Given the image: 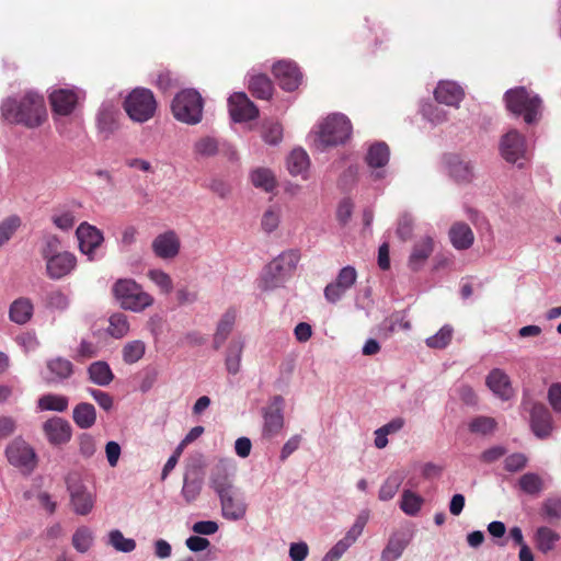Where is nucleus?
Instances as JSON below:
<instances>
[{
  "label": "nucleus",
  "mask_w": 561,
  "mask_h": 561,
  "mask_svg": "<svg viewBox=\"0 0 561 561\" xmlns=\"http://www.w3.org/2000/svg\"><path fill=\"white\" fill-rule=\"evenodd\" d=\"M220 502L221 515L231 522L241 520L248 510L243 493L239 488H233L217 495Z\"/></svg>",
  "instance_id": "nucleus-14"
},
{
  "label": "nucleus",
  "mask_w": 561,
  "mask_h": 561,
  "mask_svg": "<svg viewBox=\"0 0 561 561\" xmlns=\"http://www.w3.org/2000/svg\"><path fill=\"white\" fill-rule=\"evenodd\" d=\"M299 260L298 251L289 250L280 253L263 268L259 287L263 290L280 287L296 270Z\"/></svg>",
  "instance_id": "nucleus-3"
},
{
  "label": "nucleus",
  "mask_w": 561,
  "mask_h": 561,
  "mask_svg": "<svg viewBox=\"0 0 561 561\" xmlns=\"http://www.w3.org/2000/svg\"><path fill=\"white\" fill-rule=\"evenodd\" d=\"M228 107L234 122H248L259 116V110L245 93L237 92L228 99Z\"/></svg>",
  "instance_id": "nucleus-19"
},
{
  "label": "nucleus",
  "mask_w": 561,
  "mask_h": 561,
  "mask_svg": "<svg viewBox=\"0 0 561 561\" xmlns=\"http://www.w3.org/2000/svg\"><path fill=\"white\" fill-rule=\"evenodd\" d=\"M369 519V511L363 510L357 516L354 524L346 531L345 536L340 539L322 558L321 561H337L362 536L364 528Z\"/></svg>",
  "instance_id": "nucleus-10"
},
{
  "label": "nucleus",
  "mask_w": 561,
  "mask_h": 561,
  "mask_svg": "<svg viewBox=\"0 0 561 561\" xmlns=\"http://www.w3.org/2000/svg\"><path fill=\"white\" fill-rule=\"evenodd\" d=\"M153 254L164 261L175 259L181 250V240L174 230H167L154 237L151 242Z\"/></svg>",
  "instance_id": "nucleus-17"
},
{
  "label": "nucleus",
  "mask_w": 561,
  "mask_h": 561,
  "mask_svg": "<svg viewBox=\"0 0 561 561\" xmlns=\"http://www.w3.org/2000/svg\"><path fill=\"white\" fill-rule=\"evenodd\" d=\"M500 153L506 162L523 167L527 160L525 137L516 129L508 130L501 138Z\"/></svg>",
  "instance_id": "nucleus-11"
},
{
  "label": "nucleus",
  "mask_w": 561,
  "mask_h": 561,
  "mask_svg": "<svg viewBox=\"0 0 561 561\" xmlns=\"http://www.w3.org/2000/svg\"><path fill=\"white\" fill-rule=\"evenodd\" d=\"M249 178L254 187L266 193H272L277 186L276 176L268 168H255L250 172Z\"/></svg>",
  "instance_id": "nucleus-36"
},
{
  "label": "nucleus",
  "mask_w": 561,
  "mask_h": 561,
  "mask_svg": "<svg viewBox=\"0 0 561 561\" xmlns=\"http://www.w3.org/2000/svg\"><path fill=\"white\" fill-rule=\"evenodd\" d=\"M67 489L72 511L80 516L90 514L94 507L95 494L77 476L67 479Z\"/></svg>",
  "instance_id": "nucleus-9"
},
{
  "label": "nucleus",
  "mask_w": 561,
  "mask_h": 561,
  "mask_svg": "<svg viewBox=\"0 0 561 561\" xmlns=\"http://www.w3.org/2000/svg\"><path fill=\"white\" fill-rule=\"evenodd\" d=\"M530 426L534 434L539 438L548 437L552 432V420L550 412L542 404H535L530 412Z\"/></svg>",
  "instance_id": "nucleus-26"
},
{
  "label": "nucleus",
  "mask_w": 561,
  "mask_h": 561,
  "mask_svg": "<svg viewBox=\"0 0 561 561\" xmlns=\"http://www.w3.org/2000/svg\"><path fill=\"white\" fill-rule=\"evenodd\" d=\"M357 279L355 267L347 265L340 270L334 282L328 284L324 288V297L331 302H337L344 294L352 288Z\"/></svg>",
  "instance_id": "nucleus-16"
},
{
  "label": "nucleus",
  "mask_w": 561,
  "mask_h": 561,
  "mask_svg": "<svg viewBox=\"0 0 561 561\" xmlns=\"http://www.w3.org/2000/svg\"><path fill=\"white\" fill-rule=\"evenodd\" d=\"M76 266L77 257L68 251L45 260V272L51 280H59L70 275L76 270Z\"/></svg>",
  "instance_id": "nucleus-18"
},
{
  "label": "nucleus",
  "mask_w": 561,
  "mask_h": 561,
  "mask_svg": "<svg viewBox=\"0 0 561 561\" xmlns=\"http://www.w3.org/2000/svg\"><path fill=\"white\" fill-rule=\"evenodd\" d=\"M245 341L241 335L234 336L228 344L225 354V366L229 374L237 375L241 368V358Z\"/></svg>",
  "instance_id": "nucleus-30"
},
{
  "label": "nucleus",
  "mask_w": 561,
  "mask_h": 561,
  "mask_svg": "<svg viewBox=\"0 0 561 561\" xmlns=\"http://www.w3.org/2000/svg\"><path fill=\"white\" fill-rule=\"evenodd\" d=\"M449 239L455 249L467 250L473 244L474 234L467 224L455 222L449 229Z\"/></svg>",
  "instance_id": "nucleus-32"
},
{
  "label": "nucleus",
  "mask_w": 561,
  "mask_h": 561,
  "mask_svg": "<svg viewBox=\"0 0 561 561\" xmlns=\"http://www.w3.org/2000/svg\"><path fill=\"white\" fill-rule=\"evenodd\" d=\"M249 89L259 99L267 100L272 96V81L264 75H252L249 79Z\"/></svg>",
  "instance_id": "nucleus-41"
},
{
  "label": "nucleus",
  "mask_w": 561,
  "mask_h": 561,
  "mask_svg": "<svg viewBox=\"0 0 561 561\" xmlns=\"http://www.w3.org/2000/svg\"><path fill=\"white\" fill-rule=\"evenodd\" d=\"M518 485L523 492L529 495H537L543 489L542 479L534 472L523 474L518 480Z\"/></svg>",
  "instance_id": "nucleus-54"
},
{
  "label": "nucleus",
  "mask_w": 561,
  "mask_h": 561,
  "mask_svg": "<svg viewBox=\"0 0 561 561\" xmlns=\"http://www.w3.org/2000/svg\"><path fill=\"white\" fill-rule=\"evenodd\" d=\"M236 312L227 310L219 319L213 336V347L219 350L231 334L236 324Z\"/></svg>",
  "instance_id": "nucleus-31"
},
{
  "label": "nucleus",
  "mask_w": 561,
  "mask_h": 561,
  "mask_svg": "<svg viewBox=\"0 0 561 561\" xmlns=\"http://www.w3.org/2000/svg\"><path fill=\"white\" fill-rule=\"evenodd\" d=\"M69 400L61 394L48 393L42 396L37 401V407L41 411H57L64 412L67 410Z\"/></svg>",
  "instance_id": "nucleus-46"
},
{
  "label": "nucleus",
  "mask_w": 561,
  "mask_h": 561,
  "mask_svg": "<svg viewBox=\"0 0 561 561\" xmlns=\"http://www.w3.org/2000/svg\"><path fill=\"white\" fill-rule=\"evenodd\" d=\"M409 545V539L403 533H393L381 551V561H397Z\"/></svg>",
  "instance_id": "nucleus-34"
},
{
  "label": "nucleus",
  "mask_w": 561,
  "mask_h": 561,
  "mask_svg": "<svg viewBox=\"0 0 561 561\" xmlns=\"http://www.w3.org/2000/svg\"><path fill=\"white\" fill-rule=\"evenodd\" d=\"M112 293L124 310L142 312L154 304V298L133 278H119L112 287Z\"/></svg>",
  "instance_id": "nucleus-4"
},
{
  "label": "nucleus",
  "mask_w": 561,
  "mask_h": 561,
  "mask_svg": "<svg viewBox=\"0 0 561 561\" xmlns=\"http://www.w3.org/2000/svg\"><path fill=\"white\" fill-rule=\"evenodd\" d=\"M94 542L95 533L87 525L77 527L71 536V545L73 549L81 554L89 552L94 546Z\"/></svg>",
  "instance_id": "nucleus-35"
},
{
  "label": "nucleus",
  "mask_w": 561,
  "mask_h": 561,
  "mask_svg": "<svg viewBox=\"0 0 561 561\" xmlns=\"http://www.w3.org/2000/svg\"><path fill=\"white\" fill-rule=\"evenodd\" d=\"M434 251V240L430 236L422 237L417 240L411 251L409 256L408 265L412 271L421 270L427 259Z\"/></svg>",
  "instance_id": "nucleus-27"
},
{
  "label": "nucleus",
  "mask_w": 561,
  "mask_h": 561,
  "mask_svg": "<svg viewBox=\"0 0 561 561\" xmlns=\"http://www.w3.org/2000/svg\"><path fill=\"white\" fill-rule=\"evenodd\" d=\"M1 114L5 121L27 128H36L47 118L45 100L35 91H27L19 101L5 99L1 105Z\"/></svg>",
  "instance_id": "nucleus-1"
},
{
  "label": "nucleus",
  "mask_w": 561,
  "mask_h": 561,
  "mask_svg": "<svg viewBox=\"0 0 561 561\" xmlns=\"http://www.w3.org/2000/svg\"><path fill=\"white\" fill-rule=\"evenodd\" d=\"M34 306L31 299L26 297H20L15 299L9 309V318L16 324H25L33 316Z\"/></svg>",
  "instance_id": "nucleus-37"
},
{
  "label": "nucleus",
  "mask_w": 561,
  "mask_h": 561,
  "mask_svg": "<svg viewBox=\"0 0 561 561\" xmlns=\"http://www.w3.org/2000/svg\"><path fill=\"white\" fill-rule=\"evenodd\" d=\"M72 419L80 428H90L96 421L95 408L91 403H79L73 409Z\"/></svg>",
  "instance_id": "nucleus-38"
},
{
  "label": "nucleus",
  "mask_w": 561,
  "mask_h": 561,
  "mask_svg": "<svg viewBox=\"0 0 561 561\" xmlns=\"http://www.w3.org/2000/svg\"><path fill=\"white\" fill-rule=\"evenodd\" d=\"M107 332L115 339H122L129 332V322L126 314L122 312L113 313L108 319Z\"/></svg>",
  "instance_id": "nucleus-50"
},
{
  "label": "nucleus",
  "mask_w": 561,
  "mask_h": 561,
  "mask_svg": "<svg viewBox=\"0 0 561 561\" xmlns=\"http://www.w3.org/2000/svg\"><path fill=\"white\" fill-rule=\"evenodd\" d=\"M273 73L282 89L286 91H294L297 89L302 78L297 66L287 60L276 62L273 66Z\"/></svg>",
  "instance_id": "nucleus-22"
},
{
  "label": "nucleus",
  "mask_w": 561,
  "mask_h": 561,
  "mask_svg": "<svg viewBox=\"0 0 561 561\" xmlns=\"http://www.w3.org/2000/svg\"><path fill=\"white\" fill-rule=\"evenodd\" d=\"M403 481V476L398 472L391 473L382 483L378 492V499L380 501H390L394 497L399 491Z\"/></svg>",
  "instance_id": "nucleus-47"
},
{
  "label": "nucleus",
  "mask_w": 561,
  "mask_h": 561,
  "mask_svg": "<svg viewBox=\"0 0 561 561\" xmlns=\"http://www.w3.org/2000/svg\"><path fill=\"white\" fill-rule=\"evenodd\" d=\"M76 234L79 241L80 251L85 254L90 261H92L94 259L95 250L103 242L102 232L94 226H91L88 222H82L77 228Z\"/></svg>",
  "instance_id": "nucleus-20"
},
{
  "label": "nucleus",
  "mask_w": 561,
  "mask_h": 561,
  "mask_svg": "<svg viewBox=\"0 0 561 561\" xmlns=\"http://www.w3.org/2000/svg\"><path fill=\"white\" fill-rule=\"evenodd\" d=\"M116 115L117 110L111 103H103L98 112V129L106 138L117 128Z\"/></svg>",
  "instance_id": "nucleus-33"
},
{
  "label": "nucleus",
  "mask_w": 561,
  "mask_h": 561,
  "mask_svg": "<svg viewBox=\"0 0 561 561\" xmlns=\"http://www.w3.org/2000/svg\"><path fill=\"white\" fill-rule=\"evenodd\" d=\"M527 465V458L524 454L515 453L507 456L504 460V468L510 472H516L524 469Z\"/></svg>",
  "instance_id": "nucleus-62"
},
{
  "label": "nucleus",
  "mask_w": 561,
  "mask_h": 561,
  "mask_svg": "<svg viewBox=\"0 0 561 561\" xmlns=\"http://www.w3.org/2000/svg\"><path fill=\"white\" fill-rule=\"evenodd\" d=\"M261 137L270 146H277L283 140V126L275 121H264L261 127Z\"/></svg>",
  "instance_id": "nucleus-45"
},
{
  "label": "nucleus",
  "mask_w": 561,
  "mask_h": 561,
  "mask_svg": "<svg viewBox=\"0 0 561 561\" xmlns=\"http://www.w3.org/2000/svg\"><path fill=\"white\" fill-rule=\"evenodd\" d=\"M434 95L438 103L458 107L463 99L465 92L455 81L445 80L437 84Z\"/></svg>",
  "instance_id": "nucleus-25"
},
{
  "label": "nucleus",
  "mask_w": 561,
  "mask_h": 561,
  "mask_svg": "<svg viewBox=\"0 0 561 561\" xmlns=\"http://www.w3.org/2000/svg\"><path fill=\"white\" fill-rule=\"evenodd\" d=\"M495 427V420L489 416H478L471 420L469 423L470 432L479 435L491 434Z\"/></svg>",
  "instance_id": "nucleus-57"
},
{
  "label": "nucleus",
  "mask_w": 561,
  "mask_h": 561,
  "mask_svg": "<svg viewBox=\"0 0 561 561\" xmlns=\"http://www.w3.org/2000/svg\"><path fill=\"white\" fill-rule=\"evenodd\" d=\"M396 232L398 237L403 241L410 239L413 232V218L409 214H403L400 216Z\"/></svg>",
  "instance_id": "nucleus-61"
},
{
  "label": "nucleus",
  "mask_w": 561,
  "mask_h": 561,
  "mask_svg": "<svg viewBox=\"0 0 561 561\" xmlns=\"http://www.w3.org/2000/svg\"><path fill=\"white\" fill-rule=\"evenodd\" d=\"M22 225L21 217L10 215L0 221V249L7 244Z\"/></svg>",
  "instance_id": "nucleus-48"
},
{
  "label": "nucleus",
  "mask_w": 561,
  "mask_h": 561,
  "mask_svg": "<svg viewBox=\"0 0 561 561\" xmlns=\"http://www.w3.org/2000/svg\"><path fill=\"white\" fill-rule=\"evenodd\" d=\"M352 124L347 116L341 113L328 115L317 126L314 131V147L324 151L329 147L345 144L352 135Z\"/></svg>",
  "instance_id": "nucleus-2"
},
{
  "label": "nucleus",
  "mask_w": 561,
  "mask_h": 561,
  "mask_svg": "<svg viewBox=\"0 0 561 561\" xmlns=\"http://www.w3.org/2000/svg\"><path fill=\"white\" fill-rule=\"evenodd\" d=\"M146 352V344L140 340H133L127 342L123 350L122 356L126 364H135L140 360Z\"/></svg>",
  "instance_id": "nucleus-51"
},
{
  "label": "nucleus",
  "mask_w": 561,
  "mask_h": 561,
  "mask_svg": "<svg viewBox=\"0 0 561 561\" xmlns=\"http://www.w3.org/2000/svg\"><path fill=\"white\" fill-rule=\"evenodd\" d=\"M91 381L98 386H107L114 379V374L106 362H94L88 368Z\"/></svg>",
  "instance_id": "nucleus-39"
},
{
  "label": "nucleus",
  "mask_w": 561,
  "mask_h": 561,
  "mask_svg": "<svg viewBox=\"0 0 561 561\" xmlns=\"http://www.w3.org/2000/svg\"><path fill=\"white\" fill-rule=\"evenodd\" d=\"M124 108L131 121L145 123L153 117L157 101L149 89L136 88L126 96Z\"/></svg>",
  "instance_id": "nucleus-7"
},
{
  "label": "nucleus",
  "mask_w": 561,
  "mask_h": 561,
  "mask_svg": "<svg viewBox=\"0 0 561 561\" xmlns=\"http://www.w3.org/2000/svg\"><path fill=\"white\" fill-rule=\"evenodd\" d=\"M54 225L61 230H69L75 225V216L70 210H64L53 215Z\"/></svg>",
  "instance_id": "nucleus-63"
},
{
  "label": "nucleus",
  "mask_w": 561,
  "mask_h": 561,
  "mask_svg": "<svg viewBox=\"0 0 561 561\" xmlns=\"http://www.w3.org/2000/svg\"><path fill=\"white\" fill-rule=\"evenodd\" d=\"M43 430L49 443L54 445L67 443L71 437L70 424L60 417L46 421Z\"/></svg>",
  "instance_id": "nucleus-28"
},
{
  "label": "nucleus",
  "mask_w": 561,
  "mask_h": 561,
  "mask_svg": "<svg viewBox=\"0 0 561 561\" xmlns=\"http://www.w3.org/2000/svg\"><path fill=\"white\" fill-rule=\"evenodd\" d=\"M83 98L84 92L78 88L53 89L48 96L53 112L61 116L70 115Z\"/></svg>",
  "instance_id": "nucleus-15"
},
{
  "label": "nucleus",
  "mask_w": 561,
  "mask_h": 561,
  "mask_svg": "<svg viewBox=\"0 0 561 561\" xmlns=\"http://www.w3.org/2000/svg\"><path fill=\"white\" fill-rule=\"evenodd\" d=\"M203 107V98L194 89L180 91L171 103V111L175 119L187 125H196L202 121Z\"/></svg>",
  "instance_id": "nucleus-6"
},
{
  "label": "nucleus",
  "mask_w": 561,
  "mask_h": 561,
  "mask_svg": "<svg viewBox=\"0 0 561 561\" xmlns=\"http://www.w3.org/2000/svg\"><path fill=\"white\" fill-rule=\"evenodd\" d=\"M286 168L290 175H300L302 179H307L310 168V158L307 151L301 147L294 148L286 158Z\"/></svg>",
  "instance_id": "nucleus-29"
},
{
  "label": "nucleus",
  "mask_w": 561,
  "mask_h": 561,
  "mask_svg": "<svg viewBox=\"0 0 561 561\" xmlns=\"http://www.w3.org/2000/svg\"><path fill=\"white\" fill-rule=\"evenodd\" d=\"M47 305L49 308L65 311L70 306V299L64 291L57 289L53 290L47 296Z\"/></svg>",
  "instance_id": "nucleus-59"
},
{
  "label": "nucleus",
  "mask_w": 561,
  "mask_h": 561,
  "mask_svg": "<svg viewBox=\"0 0 561 561\" xmlns=\"http://www.w3.org/2000/svg\"><path fill=\"white\" fill-rule=\"evenodd\" d=\"M148 278L159 288L161 294L169 295L173 290L171 276L161 268H151L147 272Z\"/></svg>",
  "instance_id": "nucleus-53"
},
{
  "label": "nucleus",
  "mask_w": 561,
  "mask_h": 561,
  "mask_svg": "<svg viewBox=\"0 0 561 561\" xmlns=\"http://www.w3.org/2000/svg\"><path fill=\"white\" fill-rule=\"evenodd\" d=\"M453 328L450 325H444L434 335L426 339V345L431 348H444L451 341Z\"/></svg>",
  "instance_id": "nucleus-58"
},
{
  "label": "nucleus",
  "mask_w": 561,
  "mask_h": 561,
  "mask_svg": "<svg viewBox=\"0 0 561 561\" xmlns=\"http://www.w3.org/2000/svg\"><path fill=\"white\" fill-rule=\"evenodd\" d=\"M47 367L58 380L69 378L73 371L71 362L60 357L48 362Z\"/></svg>",
  "instance_id": "nucleus-56"
},
{
  "label": "nucleus",
  "mask_w": 561,
  "mask_h": 561,
  "mask_svg": "<svg viewBox=\"0 0 561 561\" xmlns=\"http://www.w3.org/2000/svg\"><path fill=\"white\" fill-rule=\"evenodd\" d=\"M422 113L423 116L433 124H442L447 119L446 112L433 104L424 105Z\"/></svg>",
  "instance_id": "nucleus-60"
},
{
  "label": "nucleus",
  "mask_w": 561,
  "mask_h": 561,
  "mask_svg": "<svg viewBox=\"0 0 561 561\" xmlns=\"http://www.w3.org/2000/svg\"><path fill=\"white\" fill-rule=\"evenodd\" d=\"M106 543L118 552L129 553L136 549V541L126 538L119 529H112L107 534Z\"/></svg>",
  "instance_id": "nucleus-42"
},
{
  "label": "nucleus",
  "mask_w": 561,
  "mask_h": 561,
  "mask_svg": "<svg viewBox=\"0 0 561 561\" xmlns=\"http://www.w3.org/2000/svg\"><path fill=\"white\" fill-rule=\"evenodd\" d=\"M389 148L385 142L371 145L366 156V162L371 169V178L375 181L382 180L387 175L385 167L389 161Z\"/></svg>",
  "instance_id": "nucleus-21"
},
{
  "label": "nucleus",
  "mask_w": 561,
  "mask_h": 561,
  "mask_svg": "<svg viewBox=\"0 0 561 561\" xmlns=\"http://www.w3.org/2000/svg\"><path fill=\"white\" fill-rule=\"evenodd\" d=\"M559 539L560 535L546 526L539 527L535 534L536 546L543 553L552 550Z\"/></svg>",
  "instance_id": "nucleus-43"
},
{
  "label": "nucleus",
  "mask_w": 561,
  "mask_h": 561,
  "mask_svg": "<svg viewBox=\"0 0 561 561\" xmlns=\"http://www.w3.org/2000/svg\"><path fill=\"white\" fill-rule=\"evenodd\" d=\"M284 399L280 396L272 398L266 408L263 409L262 435L265 438L277 436L284 427Z\"/></svg>",
  "instance_id": "nucleus-13"
},
{
  "label": "nucleus",
  "mask_w": 561,
  "mask_h": 561,
  "mask_svg": "<svg viewBox=\"0 0 561 561\" xmlns=\"http://www.w3.org/2000/svg\"><path fill=\"white\" fill-rule=\"evenodd\" d=\"M203 489V479L199 476L186 474L183 480L181 495L186 504L195 502L201 495Z\"/></svg>",
  "instance_id": "nucleus-40"
},
{
  "label": "nucleus",
  "mask_w": 561,
  "mask_h": 561,
  "mask_svg": "<svg viewBox=\"0 0 561 561\" xmlns=\"http://www.w3.org/2000/svg\"><path fill=\"white\" fill-rule=\"evenodd\" d=\"M282 208L278 205H272L265 209L261 219V227L266 233L274 232L280 222Z\"/></svg>",
  "instance_id": "nucleus-52"
},
{
  "label": "nucleus",
  "mask_w": 561,
  "mask_h": 561,
  "mask_svg": "<svg viewBox=\"0 0 561 561\" xmlns=\"http://www.w3.org/2000/svg\"><path fill=\"white\" fill-rule=\"evenodd\" d=\"M424 499L411 490H404L401 495L400 508L408 516H415L421 511Z\"/></svg>",
  "instance_id": "nucleus-44"
},
{
  "label": "nucleus",
  "mask_w": 561,
  "mask_h": 561,
  "mask_svg": "<svg viewBox=\"0 0 561 561\" xmlns=\"http://www.w3.org/2000/svg\"><path fill=\"white\" fill-rule=\"evenodd\" d=\"M5 457L11 466L24 474H31L37 467V455L24 439L18 437L5 448Z\"/></svg>",
  "instance_id": "nucleus-8"
},
{
  "label": "nucleus",
  "mask_w": 561,
  "mask_h": 561,
  "mask_svg": "<svg viewBox=\"0 0 561 561\" xmlns=\"http://www.w3.org/2000/svg\"><path fill=\"white\" fill-rule=\"evenodd\" d=\"M236 468L230 459H219L210 469L208 476L209 488L218 495L236 488Z\"/></svg>",
  "instance_id": "nucleus-12"
},
{
  "label": "nucleus",
  "mask_w": 561,
  "mask_h": 561,
  "mask_svg": "<svg viewBox=\"0 0 561 561\" xmlns=\"http://www.w3.org/2000/svg\"><path fill=\"white\" fill-rule=\"evenodd\" d=\"M486 386L500 399L506 401L514 396V389L508 375L500 369H492L486 376Z\"/></svg>",
  "instance_id": "nucleus-24"
},
{
  "label": "nucleus",
  "mask_w": 561,
  "mask_h": 561,
  "mask_svg": "<svg viewBox=\"0 0 561 561\" xmlns=\"http://www.w3.org/2000/svg\"><path fill=\"white\" fill-rule=\"evenodd\" d=\"M548 400L554 412L561 413V383L557 382L550 386Z\"/></svg>",
  "instance_id": "nucleus-64"
},
{
  "label": "nucleus",
  "mask_w": 561,
  "mask_h": 561,
  "mask_svg": "<svg viewBox=\"0 0 561 561\" xmlns=\"http://www.w3.org/2000/svg\"><path fill=\"white\" fill-rule=\"evenodd\" d=\"M218 140L210 136L197 139L193 145V152L198 158H210L218 153Z\"/></svg>",
  "instance_id": "nucleus-49"
},
{
  "label": "nucleus",
  "mask_w": 561,
  "mask_h": 561,
  "mask_svg": "<svg viewBox=\"0 0 561 561\" xmlns=\"http://www.w3.org/2000/svg\"><path fill=\"white\" fill-rule=\"evenodd\" d=\"M61 250V241L60 239L55 234H46L43 238L42 245L39 249V253L42 259L45 261L49 256H54L57 254L62 253Z\"/></svg>",
  "instance_id": "nucleus-55"
},
{
  "label": "nucleus",
  "mask_w": 561,
  "mask_h": 561,
  "mask_svg": "<svg viewBox=\"0 0 561 561\" xmlns=\"http://www.w3.org/2000/svg\"><path fill=\"white\" fill-rule=\"evenodd\" d=\"M448 174L457 182L469 183L474 178V168L470 160L450 154L445 160Z\"/></svg>",
  "instance_id": "nucleus-23"
},
{
  "label": "nucleus",
  "mask_w": 561,
  "mask_h": 561,
  "mask_svg": "<svg viewBox=\"0 0 561 561\" xmlns=\"http://www.w3.org/2000/svg\"><path fill=\"white\" fill-rule=\"evenodd\" d=\"M506 107L510 112L524 117L527 124L537 123L542 114V101L540 96L525 87H517L506 91L504 95Z\"/></svg>",
  "instance_id": "nucleus-5"
}]
</instances>
